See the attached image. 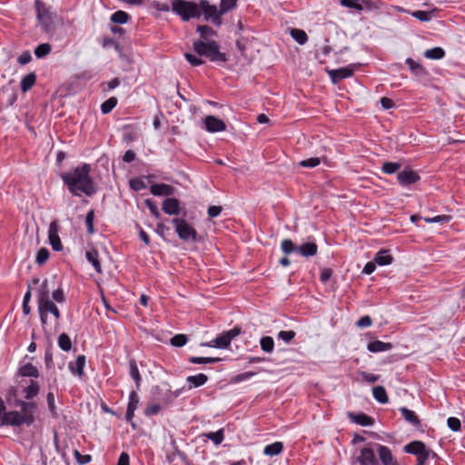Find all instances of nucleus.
Masks as SVG:
<instances>
[{"label": "nucleus", "mask_w": 465, "mask_h": 465, "mask_svg": "<svg viewBox=\"0 0 465 465\" xmlns=\"http://www.w3.org/2000/svg\"><path fill=\"white\" fill-rule=\"evenodd\" d=\"M238 0H221L220 2V13L226 14L227 12L234 9L237 6Z\"/></svg>", "instance_id": "de8ad7c7"}, {"label": "nucleus", "mask_w": 465, "mask_h": 465, "mask_svg": "<svg viewBox=\"0 0 465 465\" xmlns=\"http://www.w3.org/2000/svg\"><path fill=\"white\" fill-rule=\"evenodd\" d=\"M403 450L406 453L417 456L421 454L428 449L424 442L420 440H414L405 445Z\"/></svg>", "instance_id": "5701e85b"}, {"label": "nucleus", "mask_w": 465, "mask_h": 465, "mask_svg": "<svg viewBox=\"0 0 465 465\" xmlns=\"http://www.w3.org/2000/svg\"><path fill=\"white\" fill-rule=\"evenodd\" d=\"M184 57L186 59V61L192 66H200V65L203 64V63H204V61L203 59H201L197 55L190 54V53H185Z\"/></svg>", "instance_id": "13d9d810"}, {"label": "nucleus", "mask_w": 465, "mask_h": 465, "mask_svg": "<svg viewBox=\"0 0 465 465\" xmlns=\"http://www.w3.org/2000/svg\"><path fill=\"white\" fill-rule=\"evenodd\" d=\"M357 460L361 465H378L379 463L373 449L370 447H365L361 450Z\"/></svg>", "instance_id": "4468645a"}, {"label": "nucleus", "mask_w": 465, "mask_h": 465, "mask_svg": "<svg viewBox=\"0 0 465 465\" xmlns=\"http://www.w3.org/2000/svg\"><path fill=\"white\" fill-rule=\"evenodd\" d=\"M46 401H47V404H48V409H49L51 414L54 417L56 415V411H55L54 395L53 392L47 393Z\"/></svg>", "instance_id": "69168bd1"}, {"label": "nucleus", "mask_w": 465, "mask_h": 465, "mask_svg": "<svg viewBox=\"0 0 465 465\" xmlns=\"http://www.w3.org/2000/svg\"><path fill=\"white\" fill-rule=\"evenodd\" d=\"M340 3L342 6L355 9L357 11L363 10V5H361L357 0H340Z\"/></svg>", "instance_id": "5fc2aeb1"}, {"label": "nucleus", "mask_w": 465, "mask_h": 465, "mask_svg": "<svg viewBox=\"0 0 465 465\" xmlns=\"http://www.w3.org/2000/svg\"><path fill=\"white\" fill-rule=\"evenodd\" d=\"M94 211L90 210L85 216V224L87 227V232L90 234L94 233Z\"/></svg>", "instance_id": "4d7b16f0"}, {"label": "nucleus", "mask_w": 465, "mask_h": 465, "mask_svg": "<svg viewBox=\"0 0 465 465\" xmlns=\"http://www.w3.org/2000/svg\"><path fill=\"white\" fill-rule=\"evenodd\" d=\"M40 320L43 325L46 324L48 313H52L56 320L60 319V312L58 307L50 300L44 303L38 304Z\"/></svg>", "instance_id": "1a4fd4ad"}, {"label": "nucleus", "mask_w": 465, "mask_h": 465, "mask_svg": "<svg viewBox=\"0 0 465 465\" xmlns=\"http://www.w3.org/2000/svg\"><path fill=\"white\" fill-rule=\"evenodd\" d=\"M50 288H49V281L47 279L44 280L41 285L37 290V304L44 303L45 301H50Z\"/></svg>", "instance_id": "393cba45"}, {"label": "nucleus", "mask_w": 465, "mask_h": 465, "mask_svg": "<svg viewBox=\"0 0 465 465\" xmlns=\"http://www.w3.org/2000/svg\"><path fill=\"white\" fill-rule=\"evenodd\" d=\"M163 211L169 215H178L180 213V202L176 198H166L163 202Z\"/></svg>", "instance_id": "a211bd4d"}, {"label": "nucleus", "mask_w": 465, "mask_h": 465, "mask_svg": "<svg viewBox=\"0 0 465 465\" xmlns=\"http://www.w3.org/2000/svg\"><path fill=\"white\" fill-rule=\"evenodd\" d=\"M189 362L193 364H208V363H216L221 361L220 358H214V357H196L192 356L189 358Z\"/></svg>", "instance_id": "ea45409f"}, {"label": "nucleus", "mask_w": 465, "mask_h": 465, "mask_svg": "<svg viewBox=\"0 0 465 465\" xmlns=\"http://www.w3.org/2000/svg\"><path fill=\"white\" fill-rule=\"evenodd\" d=\"M360 375L361 376L362 380L368 383H375L380 379L379 375L369 373L366 371H361Z\"/></svg>", "instance_id": "0e129e2a"}, {"label": "nucleus", "mask_w": 465, "mask_h": 465, "mask_svg": "<svg viewBox=\"0 0 465 465\" xmlns=\"http://www.w3.org/2000/svg\"><path fill=\"white\" fill-rule=\"evenodd\" d=\"M204 436L207 439L211 440L215 445L221 444L224 439L223 429H221L215 432H208V433L204 434Z\"/></svg>", "instance_id": "49530a36"}, {"label": "nucleus", "mask_w": 465, "mask_h": 465, "mask_svg": "<svg viewBox=\"0 0 465 465\" xmlns=\"http://www.w3.org/2000/svg\"><path fill=\"white\" fill-rule=\"evenodd\" d=\"M348 417L351 421H353L354 423L359 424L361 426H371L374 424V419L368 416L367 414H365L363 412H360V413L349 412Z\"/></svg>", "instance_id": "aec40b11"}, {"label": "nucleus", "mask_w": 465, "mask_h": 465, "mask_svg": "<svg viewBox=\"0 0 465 465\" xmlns=\"http://www.w3.org/2000/svg\"><path fill=\"white\" fill-rule=\"evenodd\" d=\"M447 424H448V427L452 431H459L460 430V428H461L460 420L458 418H455V417H450L447 420Z\"/></svg>", "instance_id": "e2e57ef3"}, {"label": "nucleus", "mask_w": 465, "mask_h": 465, "mask_svg": "<svg viewBox=\"0 0 465 465\" xmlns=\"http://www.w3.org/2000/svg\"><path fill=\"white\" fill-rule=\"evenodd\" d=\"M49 256H50V252H49L48 249L43 247V248L39 249V251L37 252L36 257H35V262L38 265H43L47 262V260L49 259Z\"/></svg>", "instance_id": "09e8293b"}, {"label": "nucleus", "mask_w": 465, "mask_h": 465, "mask_svg": "<svg viewBox=\"0 0 465 465\" xmlns=\"http://www.w3.org/2000/svg\"><path fill=\"white\" fill-rule=\"evenodd\" d=\"M140 403V399L136 391H132L129 394V401L127 405V410L125 413V419L129 421L133 428H135V423L134 422V411L137 410Z\"/></svg>", "instance_id": "9b49d317"}, {"label": "nucleus", "mask_w": 465, "mask_h": 465, "mask_svg": "<svg viewBox=\"0 0 465 465\" xmlns=\"http://www.w3.org/2000/svg\"><path fill=\"white\" fill-rule=\"evenodd\" d=\"M130 186L133 190L137 191V192L145 188L144 183L138 178L131 179Z\"/></svg>", "instance_id": "774afa93"}, {"label": "nucleus", "mask_w": 465, "mask_h": 465, "mask_svg": "<svg viewBox=\"0 0 465 465\" xmlns=\"http://www.w3.org/2000/svg\"><path fill=\"white\" fill-rule=\"evenodd\" d=\"M196 31L200 34V36L203 39H207L210 36L216 35L215 31L209 25H198Z\"/></svg>", "instance_id": "3c124183"}, {"label": "nucleus", "mask_w": 465, "mask_h": 465, "mask_svg": "<svg viewBox=\"0 0 465 465\" xmlns=\"http://www.w3.org/2000/svg\"><path fill=\"white\" fill-rule=\"evenodd\" d=\"M130 18V15L122 10L114 12L112 15L110 20L114 24H126Z\"/></svg>", "instance_id": "58836bf2"}, {"label": "nucleus", "mask_w": 465, "mask_h": 465, "mask_svg": "<svg viewBox=\"0 0 465 465\" xmlns=\"http://www.w3.org/2000/svg\"><path fill=\"white\" fill-rule=\"evenodd\" d=\"M401 164L394 162H386L382 164L381 170L387 174H392L399 171Z\"/></svg>", "instance_id": "603ef678"}, {"label": "nucleus", "mask_w": 465, "mask_h": 465, "mask_svg": "<svg viewBox=\"0 0 465 465\" xmlns=\"http://www.w3.org/2000/svg\"><path fill=\"white\" fill-rule=\"evenodd\" d=\"M160 411H161L160 404L149 403L144 410V414L146 416H153V415L158 414L160 412Z\"/></svg>", "instance_id": "052dcab7"}, {"label": "nucleus", "mask_w": 465, "mask_h": 465, "mask_svg": "<svg viewBox=\"0 0 465 465\" xmlns=\"http://www.w3.org/2000/svg\"><path fill=\"white\" fill-rule=\"evenodd\" d=\"M172 223L179 238L184 242H199L197 231L183 218H173Z\"/></svg>", "instance_id": "20e7f679"}, {"label": "nucleus", "mask_w": 465, "mask_h": 465, "mask_svg": "<svg viewBox=\"0 0 465 465\" xmlns=\"http://www.w3.org/2000/svg\"><path fill=\"white\" fill-rule=\"evenodd\" d=\"M144 203H145V205L147 206V208L150 210L151 213L154 217L159 218L160 213H159L157 205L151 199H146L144 201Z\"/></svg>", "instance_id": "338daca9"}, {"label": "nucleus", "mask_w": 465, "mask_h": 465, "mask_svg": "<svg viewBox=\"0 0 465 465\" xmlns=\"http://www.w3.org/2000/svg\"><path fill=\"white\" fill-rule=\"evenodd\" d=\"M36 82V74L35 73H30L24 76L21 80V90L24 93L28 92Z\"/></svg>", "instance_id": "2f4dec72"}, {"label": "nucleus", "mask_w": 465, "mask_h": 465, "mask_svg": "<svg viewBox=\"0 0 465 465\" xmlns=\"http://www.w3.org/2000/svg\"><path fill=\"white\" fill-rule=\"evenodd\" d=\"M382 465H397L391 450L384 445L375 444Z\"/></svg>", "instance_id": "f3484780"}, {"label": "nucleus", "mask_w": 465, "mask_h": 465, "mask_svg": "<svg viewBox=\"0 0 465 465\" xmlns=\"http://www.w3.org/2000/svg\"><path fill=\"white\" fill-rule=\"evenodd\" d=\"M36 17L44 31L50 32L53 29V14L41 0H35Z\"/></svg>", "instance_id": "6e6552de"}, {"label": "nucleus", "mask_w": 465, "mask_h": 465, "mask_svg": "<svg viewBox=\"0 0 465 465\" xmlns=\"http://www.w3.org/2000/svg\"><path fill=\"white\" fill-rule=\"evenodd\" d=\"M283 450V444L281 441H275L272 444L266 445L263 449V453L267 456L279 455Z\"/></svg>", "instance_id": "f704fd0d"}, {"label": "nucleus", "mask_w": 465, "mask_h": 465, "mask_svg": "<svg viewBox=\"0 0 465 465\" xmlns=\"http://www.w3.org/2000/svg\"><path fill=\"white\" fill-rule=\"evenodd\" d=\"M51 50H52V48L49 44H47V43L41 44L35 47V55L37 58H44L45 56H46L47 54H50Z\"/></svg>", "instance_id": "a18cd8bd"}, {"label": "nucleus", "mask_w": 465, "mask_h": 465, "mask_svg": "<svg viewBox=\"0 0 465 465\" xmlns=\"http://www.w3.org/2000/svg\"><path fill=\"white\" fill-rule=\"evenodd\" d=\"M91 165L84 163L61 174V179L74 196H93L98 191L97 186L90 174Z\"/></svg>", "instance_id": "f257e3e1"}, {"label": "nucleus", "mask_w": 465, "mask_h": 465, "mask_svg": "<svg viewBox=\"0 0 465 465\" xmlns=\"http://www.w3.org/2000/svg\"><path fill=\"white\" fill-rule=\"evenodd\" d=\"M297 248L298 246H296L290 239H284L281 242V249L286 255H289L294 252H297Z\"/></svg>", "instance_id": "c03bdc74"}, {"label": "nucleus", "mask_w": 465, "mask_h": 465, "mask_svg": "<svg viewBox=\"0 0 465 465\" xmlns=\"http://www.w3.org/2000/svg\"><path fill=\"white\" fill-rule=\"evenodd\" d=\"M129 368H130V376L135 381L136 389L139 390L140 386H141L142 378H141L136 361L134 360H131L129 361Z\"/></svg>", "instance_id": "e433bc0d"}, {"label": "nucleus", "mask_w": 465, "mask_h": 465, "mask_svg": "<svg viewBox=\"0 0 465 465\" xmlns=\"http://www.w3.org/2000/svg\"><path fill=\"white\" fill-rule=\"evenodd\" d=\"M295 335L296 333L294 331H281L278 332L277 337L282 341L288 343L295 337Z\"/></svg>", "instance_id": "bf43d9fd"}, {"label": "nucleus", "mask_w": 465, "mask_h": 465, "mask_svg": "<svg viewBox=\"0 0 465 465\" xmlns=\"http://www.w3.org/2000/svg\"><path fill=\"white\" fill-rule=\"evenodd\" d=\"M172 446H173V452H170V453H167L166 454V460L168 462L172 463L175 460V458L176 457H179L182 461H183L186 465H191V461L190 460L188 459V456L181 451L178 448V446L176 445L175 441H173L172 442Z\"/></svg>", "instance_id": "4be33fe9"}, {"label": "nucleus", "mask_w": 465, "mask_h": 465, "mask_svg": "<svg viewBox=\"0 0 465 465\" xmlns=\"http://www.w3.org/2000/svg\"><path fill=\"white\" fill-rule=\"evenodd\" d=\"M392 261L393 258L391 255L389 250H381L375 254L374 257V262L381 266L389 265L392 262Z\"/></svg>", "instance_id": "c85d7f7f"}, {"label": "nucleus", "mask_w": 465, "mask_h": 465, "mask_svg": "<svg viewBox=\"0 0 465 465\" xmlns=\"http://www.w3.org/2000/svg\"><path fill=\"white\" fill-rule=\"evenodd\" d=\"M208 381V377L203 373L197 375L188 376L186 381L189 384V389L198 388L204 385Z\"/></svg>", "instance_id": "cd10ccee"}, {"label": "nucleus", "mask_w": 465, "mask_h": 465, "mask_svg": "<svg viewBox=\"0 0 465 465\" xmlns=\"http://www.w3.org/2000/svg\"><path fill=\"white\" fill-rule=\"evenodd\" d=\"M372 395L373 398L380 403L385 404L389 401V397L383 386L373 387Z\"/></svg>", "instance_id": "72a5a7b5"}, {"label": "nucleus", "mask_w": 465, "mask_h": 465, "mask_svg": "<svg viewBox=\"0 0 465 465\" xmlns=\"http://www.w3.org/2000/svg\"><path fill=\"white\" fill-rule=\"evenodd\" d=\"M58 346L64 351H69L72 348V341L66 333H62L58 337Z\"/></svg>", "instance_id": "79ce46f5"}, {"label": "nucleus", "mask_w": 465, "mask_h": 465, "mask_svg": "<svg viewBox=\"0 0 465 465\" xmlns=\"http://www.w3.org/2000/svg\"><path fill=\"white\" fill-rule=\"evenodd\" d=\"M74 458H75L76 461L80 465H85V464L89 463L91 461V460H92L90 455L81 454L80 451L77 450H75L74 451Z\"/></svg>", "instance_id": "680f3d73"}, {"label": "nucleus", "mask_w": 465, "mask_h": 465, "mask_svg": "<svg viewBox=\"0 0 465 465\" xmlns=\"http://www.w3.org/2000/svg\"><path fill=\"white\" fill-rule=\"evenodd\" d=\"M188 341V338L185 334H176L171 338L170 343L174 347H183Z\"/></svg>", "instance_id": "864d4df0"}, {"label": "nucleus", "mask_w": 465, "mask_h": 465, "mask_svg": "<svg viewBox=\"0 0 465 465\" xmlns=\"http://www.w3.org/2000/svg\"><path fill=\"white\" fill-rule=\"evenodd\" d=\"M172 10L178 15L183 21H189L192 18H199L201 16L200 2L173 0Z\"/></svg>", "instance_id": "7ed1b4c3"}, {"label": "nucleus", "mask_w": 465, "mask_h": 465, "mask_svg": "<svg viewBox=\"0 0 465 465\" xmlns=\"http://www.w3.org/2000/svg\"><path fill=\"white\" fill-rule=\"evenodd\" d=\"M318 246L315 242H305L298 246L297 252L303 257H312L317 254Z\"/></svg>", "instance_id": "b1692460"}, {"label": "nucleus", "mask_w": 465, "mask_h": 465, "mask_svg": "<svg viewBox=\"0 0 465 465\" xmlns=\"http://www.w3.org/2000/svg\"><path fill=\"white\" fill-rule=\"evenodd\" d=\"M291 35L300 45H304L308 41L307 34L301 29H292Z\"/></svg>", "instance_id": "37998d69"}, {"label": "nucleus", "mask_w": 465, "mask_h": 465, "mask_svg": "<svg viewBox=\"0 0 465 465\" xmlns=\"http://www.w3.org/2000/svg\"><path fill=\"white\" fill-rule=\"evenodd\" d=\"M40 386L39 383L34 380H31L29 385L24 388L25 398L26 400H32L39 393Z\"/></svg>", "instance_id": "7c9ffc66"}, {"label": "nucleus", "mask_w": 465, "mask_h": 465, "mask_svg": "<svg viewBox=\"0 0 465 465\" xmlns=\"http://www.w3.org/2000/svg\"><path fill=\"white\" fill-rule=\"evenodd\" d=\"M424 56L428 59L439 60L445 56V51L441 47H433L431 49L426 50Z\"/></svg>", "instance_id": "4c0bfd02"}, {"label": "nucleus", "mask_w": 465, "mask_h": 465, "mask_svg": "<svg viewBox=\"0 0 465 465\" xmlns=\"http://www.w3.org/2000/svg\"><path fill=\"white\" fill-rule=\"evenodd\" d=\"M353 67L352 65L341 67L338 69H333L328 71L329 76L333 84H337L340 81L351 77L353 74Z\"/></svg>", "instance_id": "f8f14e48"}, {"label": "nucleus", "mask_w": 465, "mask_h": 465, "mask_svg": "<svg viewBox=\"0 0 465 465\" xmlns=\"http://www.w3.org/2000/svg\"><path fill=\"white\" fill-rule=\"evenodd\" d=\"M117 104V99L111 97L104 102L101 105V112L104 114H109Z\"/></svg>", "instance_id": "8fccbe9b"}, {"label": "nucleus", "mask_w": 465, "mask_h": 465, "mask_svg": "<svg viewBox=\"0 0 465 465\" xmlns=\"http://www.w3.org/2000/svg\"><path fill=\"white\" fill-rule=\"evenodd\" d=\"M392 344L381 341H373L368 343L367 350L371 352L377 353L381 351H390L392 349Z\"/></svg>", "instance_id": "a878e982"}, {"label": "nucleus", "mask_w": 465, "mask_h": 465, "mask_svg": "<svg viewBox=\"0 0 465 465\" xmlns=\"http://www.w3.org/2000/svg\"><path fill=\"white\" fill-rule=\"evenodd\" d=\"M204 124L206 130L211 133L222 132L226 129L225 123L213 115L206 116Z\"/></svg>", "instance_id": "2eb2a0df"}, {"label": "nucleus", "mask_w": 465, "mask_h": 465, "mask_svg": "<svg viewBox=\"0 0 465 465\" xmlns=\"http://www.w3.org/2000/svg\"><path fill=\"white\" fill-rule=\"evenodd\" d=\"M405 63L409 65L411 73L417 79L423 80L427 77L428 72L422 64L414 61L411 57L407 58Z\"/></svg>", "instance_id": "dca6fc26"}, {"label": "nucleus", "mask_w": 465, "mask_h": 465, "mask_svg": "<svg viewBox=\"0 0 465 465\" xmlns=\"http://www.w3.org/2000/svg\"><path fill=\"white\" fill-rule=\"evenodd\" d=\"M399 411L408 422L412 425H420V420L413 411H411L406 407H401Z\"/></svg>", "instance_id": "473e14b6"}, {"label": "nucleus", "mask_w": 465, "mask_h": 465, "mask_svg": "<svg viewBox=\"0 0 465 465\" xmlns=\"http://www.w3.org/2000/svg\"><path fill=\"white\" fill-rule=\"evenodd\" d=\"M150 192L155 196H170L173 194L174 188L166 183H153L150 187Z\"/></svg>", "instance_id": "6ab92c4d"}, {"label": "nucleus", "mask_w": 465, "mask_h": 465, "mask_svg": "<svg viewBox=\"0 0 465 465\" xmlns=\"http://www.w3.org/2000/svg\"><path fill=\"white\" fill-rule=\"evenodd\" d=\"M18 373L22 377L38 378L39 371L32 363H26L21 366L18 370Z\"/></svg>", "instance_id": "c756f323"}, {"label": "nucleus", "mask_w": 465, "mask_h": 465, "mask_svg": "<svg viewBox=\"0 0 465 465\" xmlns=\"http://www.w3.org/2000/svg\"><path fill=\"white\" fill-rule=\"evenodd\" d=\"M321 163V158L319 157H312L309 159L302 160L299 163V164L304 168H314Z\"/></svg>", "instance_id": "6e6d98bb"}, {"label": "nucleus", "mask_w": 465, "mask_h": 465, "mask_svg": "<svg viewBox=\"0 0 465 465\" xmlns=\"http://www.w3.org/2000/svg\"><path fill=\"white\" fill-rule=\"evenodd\" d=\"M420 175L418 173L411 170V169H404L401 172H399L397 174L398 182L402 186H408L412 183H415L420 180Z\"/></svg>", "instance_id": "ddd939ff"}, {"label": "nucleus", "mask_w": 465, "mask_h": 465, "mask_svg": "<svg viewBox=\"0 0 465 465\" xmlns=\"http://www.w3.org/2000/svg\"><path fill=\"white\" fill-rule=\"evenodd\" d=\"M241 328L235 326L232 329L223 332L210 341L203 342L201 345L209 348L226 349L231 341L241 333Z\"/></svg>", "instance_id": "423d86ee"}, {"label": "nucleus", "mask_w": 465, "mask_h": 465, "mask_svg": "<svg viewBox=\"0 0 465 465\" xmlns=\"http://www.w3.org/2000/svg\"><path fill=\"white\" fill-rule=\"evenodd\" d=\"M33 414H22L16 411L5 412L1 419V426L19 427L23 424L30 426L34 423Z\"/></svg>", "instance_id": "39448f33"}, {"label": "nucleus", "mask_w": 465, "mask_h": 465, "mask_svg": "<svg viewBox=\"0 0 465 465\" xmlns=\"http://www.w3.org/2000/svg\"><path fill=\"white\" fill-rule=\"evenodd\" d=\"M60 226L57 221H52L48 229V240L53 250L59 252L63 249V244L59 237Z\"/></svg>", "instance_id": "9d476101"}, {"label": "nucleus", "mask_w": 465, "mask_h": 465, "mask_svg": "<svg viewBox=\"0 0 465 465\" xmlns=\"http://www.w3.org/2000/svg\"><path fill=\"white\" fill-rule=\"evenodd\" d=\"M261 349L267 353H271L274 349V341L270 336H264L260 341Z\"/></svg>", "instance_id": "a19ab883"}, {"label": "nucleus", "mask_w": 465, "mask_h": 465, "mask_svg": "<svg viewBox=\"0 0 465 465\" xmlns=\"http://www.w3.org/2000/svg\"><path fill=\"white\" fill-rule=\"evenodd\" d=\"M193 47L198 55L204 56L211 62L225 63L227 61L226 54L220 52V46L214 40L207 42L197 40L193 42Z\"/></svg>", "instance_id": "f03ea898"}, {"label": "nucleus", "mask_w": 465, "mask_h": 465, "mask_svg": "<svg viewBox=\"0 0 465 465\" xmlns=\"http://www.w3.org/2000/svg\"><path fill=\"white\" fill-rule=\"evenodd\" d=\"M438 13L437 8H433L430 11L418 10L412 13V16L422 22H427L431 19L432 16H436Z\"/></svg>", "instance_id": "c9c22d12"}, {"label": "nucleus", "mask_w": 465, "mask_h": 465, "mask_svg": "<svg viewBox=\"0 0 465 465\" xmlns=\"http://www.w3.org/2000/svg\"><path fill=\"white\" fill-rule=\"evenodd\" d=\"M85 362H86L85 356L78 355L74 362L69 363L68 368L73 374L78 375L79 377H81L84 374V368L85 366Z\"/></svg>", "instance_id": "412c9836"}, {"label": "nucleus", "mask_w": 465, "mask_h": 465, "mask_svg": "<svg viewBox=\"0 0 465 465\" xmlns=\"http://www.w3.org/2000/svg\"><path fill=\"white\" fill-rule=\"evenodd\" d=\"M86 260L93 265L94 269L98 272L102 273L103 269L99 260L98 251L91 249L85 252Z\"/></svg>", "instance_id": "bb28decb"}, {"label": "nucleus", "mask_w": 465, "mask_h": 465, "mask_svg": "<svg viewBox=\"0 0 465 465\" xmlns=\"http://www.w3.org/2000/svg\"><path fill=\"white\" fill-rule=\"evenodd\" d=\"M200 10L201 15H203L205 21H211L215 26H221L223 24L221 17L223 14L220 13V7L217 8L216 5H211L207 0H201Z\"/></svg>", "instance_id": "0eeeda50"}]
</instances>
